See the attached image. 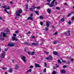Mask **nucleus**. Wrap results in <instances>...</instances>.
Listing matches in <instances>:
<instances>
[{"label":"nucleus","mask_w":74,"mask_h":74,"mask_svg":"<svg viewBox=\"0 0 74 74\" xmlns=\"http://www.w3.org/2000/svg\"><path fill=\"white\" fill-rule=\"evenodd\" d=\"M23 11L21 9H20V10H18V11H16V16H21V14L22 13Z\"/></svg>","instance_id":"nucleus-1"},{"label":"nucleus","mask_w":74,"mask_h":74,"mask_svg":"<svg viewBox=\"0 0 74 74\" xmlns=\"http://www.w3.org/2000/svg\"><path fill=\"white\" fill-rule=\"evenodd\" d=\"M21 59L24 61L25 63H26V57L24 56H22V57H21Z\"/></svg>","instance_id":"nucleus-2"},{"label":"nucleus","mask_w":74,"mask_h":74,"mask_svg":"<svg viewBox=\"0 0 74 74\" xmlns=\"http://www.w3.org/2000/svg\"><path fill=\"white\" fill-rule=\"evenodd\" d=\"M8 45L9 47H14V43L10 42L8 44Z\"/></svg>","instance_id":"nucleus-3"},{"label":"nucleus","mask_w":74,"mask_h":74,"mask_svg":"<svg viewBox=\"0 0 74 74\" xmlns=\"http://www.w3.org/2000/svg\"><path fill=\"white\" fill-rule=\"evenodd\" d=\"M60 73H62V74H65L66 73V71L64 69H61L60 70Z\"/></svg>","instance_id":"nucleus-4"},{"label":"nucleus","mask_w":74,"mask_h":74,"mask_svg":"<svg viewBox=\"0 0 74 74\" xmlns=\"http://www.w3.org/2000/svg\"><path fill=\"white\" fill-rule=\"evenodd\" d=\"M65 34L67 36H70V31H68L67 32H65Z\"/></svg>","instance_id":"nucleus-5"},{"label":"nucleus","mask_w":74,"mask_h":74,"mask_svg":"<svg viewBox=\"0 0 74 74\" xmlns=\"http://www.w3.org/2000/svg\"><path fill=\"white\" fill-rule=\"evenodd\" d=\"M5 54L2 53L1 55L0 58H5Z\"/></svg>","instance_id":"nucleus-6"},{"label":"nucleus","mask_w":74,"mask_h":74,"mask_svg":"<svg viewBox=\"0 0 74 74\" xmlns=\"http://www.w3.org/2000/svg\"><path fill=\"white\" fill-rule=\"evenodd\" d=\"M15 69L16 70H18L19 69V65L17 64H16L15 65Z\"/></svg>","instance_id":"nucleus-7"},{"label":"nucleus","mask_w":74,"mask_h":74,"mask_svg":"<svg viewBox=\"0 0 74 74\" xmlns=\"http://www.w3.org/2000/svg\"><path fill=\"white\" fill-rule=\"evenodd\" d=\"M47 11V12L49 13V14H51V9L48 8Z\"/></svg>","instance_id":"nucleus-8"},{"label":"nucleus","mask_w":74,"mask_h":74,"mask_svg":"<svg viewBox=\"0 0 74 74\" xmlns=\"http://www.w3.org/2000/svg\"><path fill=\"white\" fill-rule=\"evenodd\" d=\"M35 67H40L41 66L39 65V64H36L35 65Z\"/></svg>","instance_id":"nucleus-9"},{"label":"nucleus","mask_w":74,"mask_h":74,"mask_svg":"<svg viewBox=\"0 0 74 74\" xmlns=\"http://www.w3.org/2000/svg\"><path fill=\"white\" fill-rule=\"evenodd\" d=\"M46 26L47 27H49V22H46Z\"/></svg>","instance_id":"nucleus-10"},{"label":"nucleus","mask_w":74,"mask_h":74,"mask_svg":"<svg viewBox=\"0 0 74 74\" xmlns=\"http://www.w3.org/2000/svg\"><path fill=\"white\" fill-rule=\"evenodd\" d=\"M34 9H35V8H30L29 9V10H30L31 11H33L34 10Z\"/></svg>","instance_id":"nucleus-11"},{"label":"nucleus","mask_w":74,"mask_h":74,"mask_svg":"<svg viewBox=\"0 0 74 74\" xmlns=\"http://www.w3.org/2000/svg\"><path fill=\"white\" fill-rule=\"evenodd\" d=\"M53 55H57V56H58V52L56 51H54L53 53Z\"/></svg>","instance_id":"nucleus-12"},{"label":"nucleus","mask_w":74,"mask_h":74,"mask_svg":"<svg viewBox=\"0 0 74 74\" xmlns=\"http://www.w3.org/2000/svg\"><path fill=\"white\" fill-rule=\"evenodd\" d=\"M3 37H7V36L6 35V34H7V33L5 34V33H3Z\"/></svg>","instance_id":"nucleus-13"},{"label":"nucleus","mask_w":74,"mask_h":74,"mask_svg":"<svg viewBox=\"0 0 74 74\" xmlns=\"http://www.w3.org/2000/svg\"><path fill=\"white\" fill-rule=\"evenodd\" d=\"M37 44H38L37 43H32V46H36V45H37Z\"/></svg>","instance_id":"nucleus-14"},{"label":"nucleus","mask_w":74,"mask_h":74,"mask_svg":"<svg viewBox=\"0 0 74 74\" xmlns=\"http://www.w3.org/2000/svg\"><path fill=\"white\" fill-rule=\"evenodd\" d=\"M29 19H30L31 21H33V17H28L27 20H28Z\"/></svg>","instance_id":"nucleus-15"},{"label":"nucleus","mask_w":74,"mask_h":74,"mask_svg":"<svg viewBox=\"0 0 74 74\" xmlns=\"http://www.w3.org/2000/svg\"><path fill=\"white\" fill-rule=\"evenodd\" d=\"M39 19H42L43 20V19H44V17L42 16H39Z\"/></svg>","instance_id":"nucleus-16"},{"label":"nucleus","mask_w":74,"mask_h":74,"mask_svg":"<svg viewBox=\"0 0 74 74\" xmlns=\"http://www.w3.org/2000/svg\"><path fill=\"white\" fill-rule=\"evenodd\" d=\"M12 39L13 41H14V40H15L16 41H17V40L16 38L15 37H12Z\"/></svg>","instance_id":"nucleus-17"},{"label":"nucleus","mask_w":74,"mask_h":74,"mask_svg":"<svg viewBox=\"0 0 74 74\" xmlns=\"http://www.w3.org/2000/svg\"><path fill=\"white\" fill-rule=\"evenodd\" d=\"M49 59L50 60H52V58L53 57H52V56L49 55Z\"/></svg>","instance_id":"nucleus-18"},{"label":"nucleus","mask_w":74,"mask_h":74,"mask_svg":"<svg viewBox=\"0 0 74 74\" xmlns=\"http://www.w3.org/2000/svg\"><path fill=\"white\" fill-rule=\"evenodd\" d=\"M59 42V41H55L53 42V43L54 44H56L58 42Z\"/></svg>","instance_id":"nucleus-19"},{"label":"nucleus","mask_w":74,"mask_h":74,"mask_svg":"<svg viewBox=\"0 0 74 74\" xmlns=\"http://www.w3.org/2000/svg\"><path fill=\"white\" fill-rule=\"evenodd\" d=\"M54 5H53L52 3L50 4L49 5V7H53Z\"/></svg>","instance_id":"nucleus-20"},{"label":"nucleus","mask_w":74,"mask_h":74,"mask_svg":"<svg viewBox=\"0 0 74 74\" xmlns=\"http://www.w3.org/2000/svg\"><path fill=\"white\" fill-rule=\"evenodd\" d=\"M8 71L10 72V73H12V68H10L9 70Z\"/></svg>","instance_id":"nucleus-21"},{"label":"nucleus","mask_w":74,"mask_h":74,"mask_svg":"<svg viewBox=\"0 0 74 74\" xmlns=\"http://www.w3.org/2000/svg\"><path fill=\"white\" fill-rule=\"evenodd\" d=\"M34 12H35L37 15H39V14H38V12H39V11H34Z\"/></svg>","instance_id":"nucleus-22"},{"label":"nucleus","mask_w":74,"mask_h":74,"mask_svg":"<svg viewBox=\"0 0 74 74\" xmlns=\"http://www.w3.org/2000/svg\"><path fill=\"white\" fill-rule=\"evenodd\" d=\"M61 61L60 59L58 60V63H62V62H61Z\"/></svg>","instance_id":"nucleus-23"},{"label":"nucleus","mask_w":74,"mask_h":74,"mask_svg":"<svg viewBox=\"0 0 74 74\" xmlns=\"http://www.w3.org/2000/svg\"><path fill=\"white\" fill-rule=\"evenodd\" d=\"M56 1V0H53L51 3V4H54V2H55V1Z\"/></svg>","instance_id":"nucleus-24"},{"label":"nucleus","mask_w":74,"mask_h":74,"mask_svg":"<svg viewBox=\"0 0 74 74\" xmlns=\"http://www.w3.org/2000/svg\"><path fill=\"white\" fill-rule=\"evenodd\" d=\"M0 40H4V38H3L1 37L0 38Z\"/></svg>","instance_id":"nucleus-25"},{"label":"nucleus","mask_w":74,"mask_h":74,"mask_svg":"<svg viewBox=\"0 0 74 74\" xmlns=\"http://www.w3.org/2000/svg\"><path fill=\"white\" fill-rule=\"evenodd\" d=\"M32 71V69H29V70L27 71V73H29V72H31Z\"/></svg>","instance_id":"nucleus-26"},{"label":"nucleus","mask_w":74,"mask_h":74,"mask_svg":"<svg viewBox=\"0 0 74 74\" xmlns=\"http://www.w3.org/2000/svg\"><path fill=\"white\" fill-rule=\"evenodd\" d=\"M63 67L64 68H65L66 67H68V66L67 65H64V66H63Z\"/></svg>","instance_id":"nucleus-27"},{"label":"nucleus","mask_w":74,"mask_h":74,"mask_svg":"<svg viewBox=\"0 0 74 74\" xmlns=\"http://www.w3.org/2000/svg\"><path fill=\"white\" fill-rule=\"evenodd\" d=\"M26 7H25V9L26 10H27L28 9V5H25Z\"/></svg>","instance_id":"nucleus-28"},{"label":"nucleus","mask_w":74,"mask_h":74,"mask_svg":"<svg viewBox=\"0 0 74 74\" xmlns=\"http://www.w3.org/2000/svg\"><path fill=\"white\" fill-rule=\"evenodd\" d=\"M40 6L34 7V8H37V9H40Z\"/></svg>","instance_id":"nucleus-29"},{"label":"nucleus","mask_w":74,"mask_h":74,"mask_svg":"<svg viewBox=\"0 0 74 74\" xmlns=\"http://www.w3.org/2000/svg\"><path fill=\"white\" fill-rule=\"evenodd\" d=\"M24 44H25V45H28V44H29V42H24Z\"/></svg>","instance_id":"nucleus-30"},{"label":"nucleus","mask_w":74,"mask_h":74,"mask_svg":"<svg viewBox=\"0 0 74 74\" xmlns=\"http://www.w3.org/2000/svg\"><path fill=\"white\" fill-rule=\"evenodd\" d=\"M64 19L63 18H62L61 19V22H64Z\"/></svg>","instance_id":"nucleus-31"},{"label":"nucleus","mask_w":74,"mask_h":74,"mask_svg":"<svg viewBox=\"0 0 74 74\" xmlns=\"http://www.w3.org/2000/svg\"><path fill=\"white\" fill-rule=\"evenodd\" d=\"M35 53V52L33 51L31 53V55H34V53Z\"/></svg>","instance_id":"nucleus-32"},{"label":"nucleus","mask_w":74,"mask_h":74,"mask_svg":"<svg viewBox=\"0 0 74 74\" xmlns=\"http://www.w3.org/2000/svg\"><path fill=\"white\" fill-rule=\"evenodd\" d=\"M43 22H40V24L41 26H42L43 25Z\"/></svg>","instance_id":"nucleus-33"},{"label":"nucleus","mask_w":74,"mask_h":74,"mask_svg":"<svg viewBox=\"0 0 74 74\" xmlns=\"http://www.w3.org/2000/svg\"><path fill=\"white\" fill-rule=\"evenodd\" d=\"M34 66H32V65H31L29 66V69H33V68L34 67Z\"/></svg>","instance_id":"nucleus-34"},{"label":"nucleus","mask_w":74,"mask_h":74,"mask_svg":"<svg viewBox=\"0 0 74 74\" xmlns=\"http://www.w3.org/2000/svg\"><path fill=\"white\" fill-rule=\"evenodd\" d=\"M57 34H58V32H56L53 34V35H54V36H56Z\"/></svg>","instance_id":"nucleus-35"},{"label":"nucleus","mask_w":74,"mask_h":74,"mask_svg":"<svg viewBox=\"0 0 74 74\" xmlns=\"http://www.w3.org/2000/svg\"><path fill=\"white\" fill-rule=\"evenodd\" d=\"M2 69L3 70H6V69H7V68L4 67H2Z\"/></svg>","instance_id":"nucleus-36"},{"label":"nucleus","mask_w":74,"mask_h":74,"mask_svg":"<svg viewBox=\"0 0 74 74\" xmlns=\"http://www.w3.org/2000/svg\"><path fill=\"white\" fill-rule=\"evenodd\" d=\"M56 74V72L53 71V72L52 73V74Z\"/></svg>","instance_id":"nucleus-37"},{"label":"nucleus","mask_w":74,"mask_h":74,"mask_svg":"<svg viewBox=\"0 0 74 74\" xmlns=\"http://www.w3.org/2000/svg\"><path fill=\"white\" fill-rule=\"evenodd\" d=\"M43 72L44 73H46V68H45V69H44L43 70Z\"/></svg>","instance_id":"nucleus-38"},{"label":"nucleus","mask_w":74,"mask_h":74,"mask_svg":"<svg viewBox=\"0 0 74 74\" xmlns=\"http://www.w3.org/2000/svg\"><path fill=\"white\" fill-rule=\"evenodd\" d=\"M31 32H28L27 33V35H28V34H31Z\"/></svg>","instance_id":"nucleus-39"},{"label":"nucleus","mask_w":74,"mask_h":74,"mask_svg":"<svg viewBox=\"0 0 74 74\" xmlns=\"http://www.w3.org/2000/svg\"><path fill=\"white\" fill-rule=\"evenodd\" d=\"M56 9L57 10H60V8H59V7H57L56 8Z\"/></svg>","instance_id":"nucleus-40"},{"label":"nucleus","mask_w":74,"mask_h":74,"mask_svg":"<svg viewBox=\"0 0 74 74\" xmlns=\"http://www.w3.org/2000/svg\"><path fill=\"white\" fill-rule=\"evenodd\" d=\"M27 53H28V54L29 55H31V52H29V51H27Z\"/></svg>","instance_id":"nucleus-41"},{"label":"nucleus","mask_w":74,"mask_h":74,"mask_svg":"<svg viewBox=\"0 0 74 74\" xmlns=\"http://www.w3.org/2000/svg\"><path fill=\"white\" fill-rule=\"evenodd\" d=\"M62 63H66V61L64 60H62Z\"/></svg>","instance_id":"nucleus-42"},{"label":"nucleus","mask_w":74,"mask_h":74,"mask_svg":"<svg viewBox=\"0 0 74 74\" xmlns=\"http://www.w3.org/2000/svg\"><path fill=\"white\" fill-rule=\"evenodd\" d=\"M71 21H69L68 22V23L70 25H71Z\"/></svg>","instance_id":"nucleus-43"},{"label":"nucleus","mask_w":74,"mask_h":74,"mask_svg":"<svg viewBox=\"0 0 74 74\" xmlns=\"http://www.w3.org/2000/svg\"><path fill=\"white\" fill-rule=\"evenodd\" d=\"M7 32H10V30H9V29H8L7 28Z\"/></svg>","instance_id":"nucleus-44"},{"label":"nucleus","mask_w":74,"mask_h":74,"mask_svg":"<svg viewBox=\"0 0 74 74\" xmlns=\"http://www.w3.org/2000/svg\"><path fill=\"white\" fill-rule=\"evenodd\" d=\"M44 52H45V53H46V54H49V53L47 52V51H44Z\"/></svg>","instance_id":"nucleus-45"},{"label":"nucleus","mask_w":74,"mask_h":74,"mask_svg":"<svg viewBox=\"0 0 74 74\" xmlns=\"http://www.w3.org/2000/svg\"><path fill=\"white\" fill-rule=\"evenodd\" d=\"M46 60H49V57H47L46 58Z\"/></svg>","instance_id":"nucleus-46"},{"label":"nucleus","mask_w":74,"mask_h":74,"mask_svg":"<svg viewBox=\"0 0 74 74\" xmlns=\"http://www.w3.org/2000/svg\"><path fill=\"white\" fill-rule=\"evenodd\" d=\"M47 1L49 2V3H50V1H51V0H47Z\"/></svg>","instance_id":"nucleus-47"},{"label":"nucleus","mask_w":74,"mask_h":74,"mask_svg":"<svg viewBox=\"0 0 74 74\" xmlns=\"http://www.w3.org/2000/svg\"><path fill=\"white\" fill-rule=\"evenodd\" d=\"M71 20L72 21H73L74 20V16L72 17Z\"/></svg>","instance_id":"nucleus-48"},{"label":"nucleus","mask_w":74,"mask_h":74,"mask_svg":"<svg viewBox=\"0 0 74 74\" xmlns=\"http://www.w3.org/2000/svg\"><path fill=\"white\" fill-rule=\"evenodd\" d=\"M71 13L68 14L67 17H69V16H70V15H71Z\"/></svg>","instance_id":"nucleus-49"},{"label":"nucleus","mask_w":74,"mask_h":74,"mask_svg":"<svg viewBox=\"0 0 74 74\" xmlns=\"http://www.w3.org/2000/svg\"><path fill=\"white\" fill-rule=\"evenodd\" d=\"M45 28L46 31V32H47V30H48V28L47 27H45Z\"/></svg>","instance_id":"nucleus-50"},{"label":"nucleus","mask_w":74,"mask_h":74,"mask_svg":"<svg viewBox=\"0 0 74 74\" xmlns=\"http://www.w3.org/2000/svg\"><path fill=\"white\" fill-rule=\"evenodd\" d=\"M13 36H14V37H16V34H13Z\"/></svg>","instance_id":"nucleus-51"},{"label":"nucleus","mask_w":74,"mask_h":74,"mask_svg":"<svg viewBox=\"0 0 74 74\" xmlns=\"http://www.w3.org/2000/svg\"><path fill=\"white\" fill-rule=\"evenodd\" d=\"M66 64H70V62H66Z\"/></svg>","instance_id":"nucleus-52"},{"label":"nucleus","mask_w":74,"mask_h":74,"mask_svg":"<svg viewBox=\"0 0 74 74\" xmlns=\"http://www.w3.org/2000/svg\"><path fill=\"white\" fill-rule=\"evenodd\" d=\"M71 62H73V61H74V58H71Z\"/></svg>","instance_id":"nucleus-53"},{"label":"nucleus","mask_w":74,"mask_h":74,"mask_svg":"<svg viewBox=\"0 0 74 74\" xmlns=\"http://www.w3.org/2000/svg\"><path fill=\"white\" fill-rule=\"evenodd\" d=\"M15 33H18V31H16V32H15Z\"/></svg>","instance_id":"nucleus-54"},{"label":"nucleus","mask_w":74,"mask_h":74,"mask_svg":"<svg viewBox=\"0 0 74 74\" xmlns=\"http://www.w3.org/2000/svg\"><path fill=\"white\" fill-rule=\"evenodd\" d=\"M64 5H67V3H64Z\"/></svg>","instance_id":"nucleus-55"},{"label":"nucleus","mask_w":74,"mask_h":74,"mask_svg":"<svg viewBox=\"0 0 74 74\" xmlns=\"http://www.w3.org/2000/svg\"><path fill=\"white\" fill-rule=\"evenodd\" d=\"M5 7H6V6H3V8H5Z\"/></svg>","instance_id":"nucleus-56"},{"label":"nucleus","mask_w":74,"mask_h":74,"mask_svg":"<svg viewBox=\"0 0 74 74\" xmlns=\"http://www.w3.org/2000/svg\"><path fill=\"white\" fill-rule=\"evenodd\" d=\"M10 7H8V8H6V10H7V9L9 10V9H10Z\"/></svg>","instance_id":"nucleus-57"},{"label":"nucleus","mask_w":74,"mask_h":74,"mask_svg":"<svg viewBox=\"0 0 74 74\" xmlns=\"http://www.w3.org/2000/svg\"><path fill=\"white\" fill-rule=\"evenodd\" d=\"M30 16H31V17H33V14H31Z\"/></svg>","instance_id":"nucleus-58"},{"label":"nucleus","mask_w":74,"mask_h":74,"mask_svg":"<svg viewBox=\"0 0 74 74\" xmlns=\"http://www.w3.org/2000/svg\"><path fill=\"white\" fill-rule=\"evenodd\" d=\"M10 4H12V3H13V2L10 1Z\"/></svg>","instance_id":"nucleus-59"},{"label":"nucleus","mask_w":74,"mask_h":74,"mask_svg":"<svg viewBox=\"0 0 74 74\" xmlns=\"http://www.w3.org/2000/svg\"><path fill=\"white\" fill-rule=\"evenodd\" d=\"M4 11H5V12H7V10H5Z\"/></svg>","instance_id":"nucleus-60"},{"label":"nucleus","mask_w":74,"mask_h":74,"mask_svg":"<svg viewBox=\"0 0 74 74\" xmlns=\"http://www.w3.org/2000/svg\"><path fill=\"white\" fill-rule=\"evenodd\" d=\"M45 66H46L47 65V63H45Z\"/></svg>","instance_id":"nucleus-61"},{"label":"nucleus","mask_w":74,"mask_h":74,"mask_svg":"<svg viewBox=\"0 0 74 74\" xmlns=\"http://www.w3.org/2000/svg\"><path fill=\"white\" fill-rule=\"evenodd\" d=\"M8 50V49H5V51H7Z\"/></svg>","instance_id":"nucleus-62"},{"label":"nucleus","mask_w":74,"mask_h":74,"mask_svg":"<svg viewBox=\"0 0 74 74\" xmlns=\"http://www.w3.org/2000/svg\"><path fill=\"white\" fill-rule=\"evenodd\" d=\"M74 11H73L72 12H71V14H74Z\"/></svg>","instance_id":"nucleus-63"},{"label":"nucleus","mask_w":74,"mask_h":74,"mask_svg":"<svg viewBox=\"0 0 74 74\" xmlns=\"http://www.w3.org/2000/svg\"><path fill=\"white\" fill-rule=\"evenodd\" d=\"M52 28H53V29H54L55 28V27L54 26H52Z\"/></svg>","instance_id":"nucleus-64"}]
</instances>
